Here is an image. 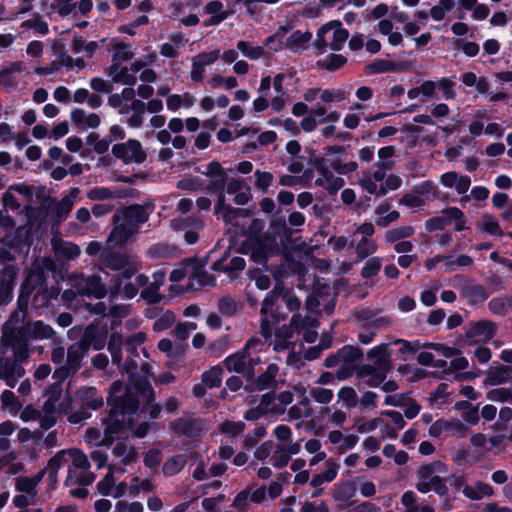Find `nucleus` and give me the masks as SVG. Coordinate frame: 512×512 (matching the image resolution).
Masks as SVG:
<instances>
[{
	"label": "nucleus",
	"instance_id": "64",
	"mask_svg": "<svg viewBox=\"0 0 512 512\" xmlns=\"http://www.w3.org/2000/svg\"><path fill=\"white\" fill-rule=\"evenodd\" d=\"M454 6V0H440L430 10L431 17L435 21H441L445 18V15L452 10Z\"/></svg>",
	"mask_w": 512,
	"mask_h": 512
},
{
	"label": "nucleus",
	"instance_id": "50",
	"mask_svg": "<svg viewBox=\"0 0 512 512\" xmlns=\"http://www.w3.org/2000/svg\"><path fill=\"white\" fill-rule=\"evenodd\" d=\"M225 262L226 258L222 257L213 264V269L216 271L237 272L243 270L245 267V260L240 256L233 257L229 264Z\"/></svg>",
	"mask_w": 512,
	"mask_h": 512
},
{
	"label": "nucleus",
	"instance_id": "55",
	"mask_svg": "<svg viewBox=\"0 0 512 512\" xmlns=\"http://www.w3.org/2000/svg\"><path fill=\"white\" fill-rule=\"evenodd\" d=\"M322 413L327 415V423L335 427H342L348 419V414L342 409L324 407Z\"/></svg>",
	"mask_w": 512,
	"mask_h": 512
},
{
	"label": "nucleus",
	"instance_id": "47",
	"mask_svg": "<svg viewBox=\"0 0 512 512\" xmlns=\"http://www.w3.org/2000/svg\"><path fill=\"white\" fill-rule=\"evenodd\" d=\"M289 28L286 26H280L276 32L269 37H267L264 41V46L270 48L271 50L277 52L285 47V37L288 33Z\"/></svg>",
	"mask_w": 512,
	"mask_h": 512
},
{
	"label": "nucleus",
	"instance_id": "29",
	"mask_svg": "<svg viewBox=\"0 0 512 512\" xmlns=\"http://www.w3.org/2000/svg\"><path fill=\"white\" fill-rule=\"evenodd\" d=\"M356 485L351 481H345L335 486L333 498L340 504L341 508L351 504L352 498L356 494Z\"/></svg>",
	"mask_w": 512,
	"mask_h": 512
},
{
	"label": "nucleus",
	"instance_id": "35",
	"mask_svg": "<svg viewBox=\"0 0 512 512\" xmlns=\"http://www.w3.org/2000/svg\"><path fill=\"white\" fill-rule=\"evenodd\" d=\"M495 332V324L491 321L483 320L471 324L468 334L471 337L479 338L481 341H488L495 335Z\"/></svg>",
	"mask_w": 512,
	"mask_h": 512
},
{
	"label": "nucleus",
	"instance_id": "41",
	"mask_svg": "<svg viewBox=\"0 0 512 512\" xmlns=\"http://www.w3.org/2000/svg\"><path fill=\"white\" fill-rule=\"evenodd\" d=\"M279 372V367L272 363L269 364L261 375L255 381V386L258 390L272 389L276 385V377Z\"/></svg>",
	"mask_w": 512,
	"mask_h": 512
},
{
	"label": "nucleus",
	"instance_id": "19",
	"mask_svg": "<svg viewBox=\"0 0 512 512\" xmlns=\"http://www.w3.org/2000/svg\"><path fill=\"white\" fill-rule=\"evenodd\" d=\"M202 174L210 179L207 189L211 192H223L225 183L227 182V174L221 164L217 161H212L206 165L205 171Z\"/></svg>",
	"mask_w": 512,
	"mask_h": 512
},
{
	"label": "nucleus",
	"instance_id": "31",
	"mask_svg": "<svg viewBox=\"0 0 512 512\" xmlns=\"http://www.w3.org/2000/svg\"><path fill=\"white\" fill-rule=\"evenodd\" d=\"M368 358L372 361L374 368L388 371L390 368L388 344H381L368 352Z\"/></svg>",
	"mask_w": 512,
	"mask_h": 512
},
{
	"label": "nucleus",
	"instance_id": "16",
	"mask_svg": "<svg viewBox=\"0 0 512 512\" xmlns=\"http://www.w3.org/2000/svg\"><path fill=\"white\" fill-rule=\"evenodd\" d=\"M316 169L319 173V177L315 180V184L323 187L330 192H336L344 186V180L341 177L335 176L330 171V166L327 161L320 159L316 162Z\"/></svg>",
	"mask_w": 512,
	"mask_h": 512
},
{
	"label": "nucleus",
	"instance_id": "5",
	"mask_svg": "<svg viewBox=\"0 0 512 512\" xmlns=\"http://www.w3.org/2000/svg\"><path fill=\"white\" fill-rule=\"evenodd\" d=\"M374 234L375 227L371 222L360 224L351 234L349 246L354 249L358 261H362L377 252L378 243L373 238Z\"/></svg>",
	"mask_w": 512,
	"mask_h": 512
},
{
	"label": "nucleus",
	"instance_id": "38",
	"mask_svg": "<svg viewBox=\"0 0 512 512\" xmlns=\"http://www.w3.org/2000/svg\"><path fill=\"white\" fill-rule=\"evenodd\" d=\"M314 413L310 399L304 396L297 404L291 406L287 412L289 420H302L311 417Z\"/></svg>",
	"mask_w": 512,
	"mask_h": 512
},
{
	"label": "nucleus",
	"instance_id": "25",
	"mask_svg": "<svg viewBox=\"0 0 512 512\" xmlns=\"http://www.w3.org/2000/svg\"><path fill=\"white\" fill-rule=\"evenodd\" d=\"M265 343L260 339L251 338L246 343L247 365L252 370V378L255 375V367L263 362L261 353L264 351Z\"/></svg>",
	"mask_w": 512,
	"mask_h": 512
},
{
	"label": "nucleus",
	"instance_id": "37",
	"mask_svg": "<svg viewBox=\"0 0 512 512\" xmlns=\"http://www.w3.org/2000/svg\"><path fill=\"white\" fill-rule=\"evenodd\" d=\"M108 74L116 83L133 86L137 82V77L132 73L130 68L123 67L118 64H112L109 68Z\"/></svg>",
	"mask_w": 512,
	"mask_h": 512
},
{
	"label": "nucleus",
	"instance_id": "45",
	"mask_svg": "<svg viewBox=\"0 0 512 512\" xmlns=\"http://www.w3.org/2000/svg\"><path fill=\"white\" fill-rule=\"evenodd\" d=\"M509 379L510 368L506 366H499L488 371L484 383L490 386H497L503 383H507Z\"/></svg>",
	"mask_w": 512,
	"mask_h": 512
},
{
	"label": "nucleus",
	"instance_id": "26",
	"mask_svg": "<svg viewBox=\"0 0 512 512\" xmlns=\"http://www.w3.org/2000/svg\"><path fill=\"white\" fill-rule=\"evenodd\" d=\"M462 493L470 500L479 501L485 497L494 496L495 490L489 483L475 481L472 485L464 486Z\"/></svg>",
	"mask_w": 512,
	"mask_h": 512
},
{
	"label": "nucleus",
	"instance_id": "59",
	"mask_svg": "<svg viewBox=\"0 0 512 512\" xmlns=\"http://www.w3.org/2000/svg\"><path fill=\"white\" fill-rule=\"evenodd\" d=\"M71 47L74 53L84 52L91 57L97 50L98 44L95 41L86 42L82 37L75 36Z\"/></svg>",
	"mask_w": 512,
	"mask_h": 512
},
{
	"label": "nucleus",
	"instance_id": "42",
	"mask_svg": "<svg viewBox=\"0 0 512 512\" xmlns=\"http://www.w3.org/2000/svg\"><path fill=\"white\" fill-rule=\"evenodd\" d=\"M205 12L211 15L205 22V26L218 25L228 17V12L224 10L220 1H211L205 6Z\"/></svg>",
	"mask_w": 512,
	"mask_h": 512
},
{
	"label": "nucleus",
	"instance_id": "43",
	"mask_svg": "<svg viewBox=\"0 0 512 512\" xmlns=\"http://www.w3.org/2000/svg\"><path fill=\"white\" fill-rule=\"evenodd\" d=\"M387 371L379 370L371 365L363 366L360 371V377L366 379V384L370 387L379 386L386 378Z\"/></svg>",
	"mask_w": 512,
	"mask_h": 512
},
{
	"label": "nucleus",
	"instance_id": "12",
	"mask_svg": "<svg viewBox=\"0 0 512 512\" xmlns=\"http://www.w3.org/2000/svg\"><path fill=\"white\" fill-rule=\"evenodd\" d=\"M27 339L28 337L25 336L22 330L11 332L6 330L3 335L2 341L12 348L14 358L19 363L26 361L29 357Z\"/></svg>",
	"mask_w": 512,
	"mask_h": 512
},
{
	"label": "nucleus",
	"instance_id": "60",
	"mask_svg": "<svg viewBox=\"0 0 512 512\" xmlns=\"http://www.w3.org/2000/svg\"><path fill=\"white\" fill-rule=\"evenodd\" d=\"M473 264L472 257L462 254L457 257L445 256L444 267L448 271H454L457 267H469Z\"/></svg>",
	"mask_w": 512,
	"mask_h": 512
},
{
	"label": "nucleus",
	"instance_id": "48",
	"mask_svg": "<svg viewBox=\"0 0 512 512\" xmlns=\"http://www.w3.org/2000/svg\"><path fill=\"white\" fill-rule=\"evenodd\" d=\"M329 24L332 25L331 31H333V38L329 43V47L332 50L338 51L344 46L349 37V33L346 29L341 27L340 22H330Z\"/></svg>",
	"mask_w": 512,
	"mask_h": 512
},
{
	"label": "nucleus",
	"instance_id": "58",
	"mask_svg": "<svg viewBox=\"0 0 512 512\" xmlns=\"http://www.w3.org/2000/svg\"><path fill=\"white\" fill-rule=\"evenodd\" d=\"M255 182L254 186L257 190H260L263 193H267L270 186L274 181V176L271 172L256 170L254 172Z\"/></svg>",
	"mask_w": 512,
	"mask_h": 512
},
{
	"label": "nucleus",
	"instance_id": "53",
	"mask_svg": "<svg viewBox=\"0 0 512 512\" xmlns=\"http://www.w3.org/2000/svg\"><path fill=\"white\" fill-rule=\"evenodd\" d=\"M337 396L338 400L341 401L347 409L355 408L358 405V395L353 387L344 386L340 388Z\"/></svg>",
	"mask_w": 512,
	"mask_h": 512
},
{
	"label": "nucleus",
	"instance_id": "46",
	"mask_svg": "<svg viewBox=\"0 0 512 512\" xmlns=\"http://www.w3.org/2000/svg\"><path fill=\"white\" fill-rule=\"evenodd\" d=\"M116 465H108V473L97 483V490L103 496H111L115 489Z\"/></svg>",
	"mask_w": 512,
	"mask_h": 512
},
{
	"label": "nucleus",
	"instance_id": "51",
	"mask_svg": "<svg viewBox=\"0 0 512 512\" xmlns=\"http://www.w3.org/2000/svg\"><path fill=\"white\" fill-rule=\"evenodd\" d=\"M134 57L131 46L126 43H117L113 46L112 64L121 65Z\"/></svg>",
	"mask_w": 512,
	"mask_h": 512
},
{
	"label": "nucleus",
	"instance_id": "11",
	"mask_svg": "<svg viewBox=\"0 0 512 512\" xmlns=\"http://www.w3.org/2000/svg\"><path fill=\"white\" fill-rule=\"evenodd\" d=\"M112 462L109 465H116V471L124 473L125 469L123 466L130 465L137 461L138 451L137 449L128 442H118L112 448Z\"/></svg>",
	"mask_w": 512,
	"mask_h": 512
},
{
	"label": "nucleus",
	"instance_id": "10",
	"mask_svg": "<svg viewBox=\"0 0 512 512\" xmlns=\"http://www.w3.org/2000/svg\"><path fill=\"white\" fill-rule=\"evenodd\" d=\"M170 227L175 231L184 232V239L188 244L198 241L199 232L203 229V221L195 216L176 218L170 221Z\"/></svg>",
	"mask_w": 512,
	"mask_h": 512
},
{
	"label": "nucleus",
	"instance_id": "22",
	"mask_svg": "<svg viewBox=\"0 0 512 512\" xmlns=\"http://www.w3.org/2000/svg\"><path fill=\"white\" fill-rule=\"evenodd\" d=\"M88 351V345L85 342H76L72 344L66 353V361L62 369L67 372H75L80 368L81 360Z\"/></svg>",
	"mask_w": 512,
	"mask_h": 512
},
{
	"label": "nucleus",
	"instance_id": "17",
	"mask_svg": "<svg viewBox=\"0 0 512 512\" xmlns=\"http://www.w3.org/2000/svg\"><path fill=\"white\" fill-rule=\"evenodd\" d=\"M439 182L447 189L453 190L458 195H464L471 186V178L468 175L449 171L440 176Z\"/></svg>",
	"mask_w": 512,
	"mask_h": 512
},
{
	"label": "nucleus",
	"instance_id": "57",
	"mask_svg": "<svg viewBox=\"0 0 512 512\" xmlns=\"http://www.w3.org/2000/svg\"><path fill=\"white\" fill-rule=\"evenodd\" d=\"M84 440L87 444L96 447L110 446L108 440L106 439V435L104 434L102 436L100 429L96 427H89L88 429H86L84 434Z\"/></svg>",
	"mask_w": 512,
	"mask_h": 512
},
{
	"label": "nucleus",
	"instance_id": "56",
	"mask_svg": "<svg viewBox=\"0 0 512 512\" xmlns=\"http://www.w3.org/2000/svg\"><path fill=\"white\" fill-rule=\"evenodd\" d=\"M122 337L121 335L114 333L111 335L108 342V351L111 354L112 362L120 365L122 361Z\"/></svg>",
	"mask_w": 512,
	"mask_h": 512
},
{
	"label": "nucleus",
	"instance_id": "49",
	"mask_svg": "<svg viewBox=\"0 0 512 512\" xmlns=\"http://www.w3.org/2000/svg\"><path fill=\"white\" fill-rule=\"evenodd\" d=\"M237 49L242 55L250 60H258L265 54L263 46L253 45L251 42L240 40L237 42Z\"/></svg>",
	"mask_w": 512,
	"mask_h": 512
},
{
	"label": "nucleus",
	"instance_id": "24",
	"mask_svg": "<svg viewBox=\"0 0 512 512\" xmlns=\"http://www.w3.org/2000/svg\"><path fill=\"white\" fill-rule=\"evenodd\" d=\"M312 40V33L309 31H294L287 38L285 37V47L293 53H301L308 49Z\"/></svg>",
	"mask_w": 512,
	"mask_h": 512
},
{
	"label": "nucleus",
	"instance_id": "7",
	"mask_svg": "<svg viewBox=\"0 0 512 512\" xmlns=\"http://www.w3.org/2000/svg\"><path fill=\"white\" fill-rule=\"evenodd\" d=\"M78 448H69L58 451L54 454L47 462V465L40 470L43 472V476L47 473V488L42 494L43 500L48 499L52 496L53 492L58 487V473L63 467H67L72 460V451H77Z\"/></svg>",
	"mask_w": 512,
	"mask_h": 512
},
{
	"label": "nucleus",
	"instance_id": "23",
	"mask_svg": "<svg viewBox=\"0 0 512 512\" xmlns=\"http://www.w3.org/2000/svg\"><path fill=\"white\" fill-rule=\"evenodd\" d=\"M171 427L176 433L187 437L199 436L204 430L203 422L200 419L179 418L172 422Z\"/></svg>",
	"mask_w": 512,
	"mask_h": 512
},
{
	"label": "nucleus",
	"instance_id": "3",
	"mask_svg": "<svg viewBox=\"0 0 512 512\" xmlns=\"http://www.w3.org/2000/svg\"><path fill=\"white\" fill-rule=\"evenodd\" d=\"M447 472L446 464L441 461L422 466L418 471L417 490L421 493L435 491L441 496L445 495L448 492V487L440 474H446Z\"/></svg>",
	"mask_w": 512,
	"mask_h": 512
},
{
	"label": "nucleus",
	"instance_id": "13",
	"mask_svg": "<svg viewBox=\"0 0 512 512\" xmlns=\"http://www.w3.org/2000/svg\"><path fill=\"white\" fill-rule=\"evenodd\" d=\"M214 212L218 218H221L226 224L238 225L240 217H248L249 211L241 208H234L226 203L223 192L219 193Z\"/></svg>",
	"mask_w": 512,
	"mask_h": 512
},
{
	"label": "nucleus",
	"instance_id": "4",
	"mask_svg": "<svg viewBox=\"0 0 512 512\" xmlns=\"http://www.w3.org/2000/svg\"><path fill=\"white\" fill-rule=\"evenodd\" d=\"M120 280L116 277L114 284L107 287L97 275H78L72 278V285L80 295L102 299L107 294L116 297L120 291Z\"/></svg>",
	"mask_w": 512,
	"mask_h": 512
},
{
	"label": "nucleus",
	"instance_id": "61",
	"mask_svg": "<svg viewBox=\"0 0 512 512\" xmlns=\"http://www.w3.org/2000/svg\"><path fill=\"white\" fill-rule=\"evenodd\" d=\"M476 227L479 231L485 232L490 235H499L503 234L499 223L491 216H484L483 219L476 224Z\"/></svg>",
	"mask_w": 512,
	"mask_h": 512
},
{
	"label": "nucleus",
	"instance_id": "33",
	"mask_svg": "<svg viewBox=\"0 0 512 512\" xmlns=\"http://www.w3.org/2000/svg\"><path fill=\"white\" fill-rule=\"evenodd\" d=\"M71 120L78 127L97 128L101 119L96 113L86 114L83 109L76 108L71 111Z\"/></svg>",
	"mask_w": 512,
	"mask_h": 512
},
{
	"label": "nucleus",
	"instance_id": "44",
	"mask_svg": "<svg viewBox=\"0 0 512 512\" xmlns=\"http://www.w3.org/2000/svg\"><path fill=\"white\" fill-rule=\"evenodd\" d=\"M375 213V223L379 227H387L389 224L397 221L400 217V213L398 211L390 210V206L386 204L378 206Z\"/></svg>",
	"mask_w": 512,
	"mask_h": 512
},
{
	"label": "nucleus",
	"instance_id": "34",
	"mask_svg": "<svg viewBox=\"0 0 512 512\" xmlns=\"http://www.w3.org/2000/svg\"><path fill=\"white\" fill-rule=\"evenodd\" d=\"M22 332L26 337L32 339H49L53 336L54 330L51 326L44 324L41 321L28 323Z\"/></svg>",
	"mask_w": 512,
	"mask_h": 512
},
{
	"label": "nucleus",
	"instance_id": "28",
	"mask_svg": "<svg viewBox=\"0 0 512 512\" xmlns=\"http://www.w3.org/2000/svg\"><path fill=\"white\" fill-rule=\"evenodd\" d=\"M80 194L79 188L70 189L69 193L65 195L55 207V217L57 221L65 220L70 214L78 196Z\"/></svg>",
	"mask_w": 512,
	"mask_h": 512
},
{
	"label": "nucleus",
	"instance_id": "40",
	"mask_svg": "<svg viewBox=\"0 0 512 512\" xmlns=\"http://www.w3.org/2000/svg\"><path fill=\"white\" fill-rule=\"evenodd\" d=\"M415 229L411 225H402L387 230L384 234L386 244H395L414 235Z\"/></svg>",
	"mask_w": 512,
	"mask_h": 512
},
{
	"label": "nucleus",
	"instance_id": "62",
	"mask_svg": "<svg viewBox=\"0 0 512 512\" xmlns=\"http://www.w3.org/2000/svg\"><path fill=\"white\" fill-rule=\"evenodd\" d=\"M186 464L184 455H177L168 459L163 465V472L167 476H172L180 472Z\"/></svg>",
	"mask_w": 512,
	"mask_h": 512
},
{
	"label": "nucleus",
	"instance_id": "36",
	"mask_svg": "<svg viewBox=\"0 0 512 512\" xmlns=\"http://www.w3.org/2000/svg\"><path fill=\"white\" fill-rule=\"evenodd\" d=\"M53 249L57 258L65 260L75 259L81 253L78 245L63 240H54Z\"/></svg>",
	"mask_w": 512,
	"mask_h": 512
},
{
	"label": "nucleus",
	"instance_id": "63",
	"mask_svg": "<svg viewBox=\"0 0 512 512\" xmlns=\"http://www.w3.org/2000/svg\"><path fill=\"white\" fill-rule=\"evenodd\" d=\"M349 92L344 89H321L320 100L323 103L341 102L347 99Z\"/></svg>",
	"mask_w": 512,
	"mask_h": 512
},
{
	"label": "nucleus",
	"instance_id": "32",
	"mask_svg": "<svg viewBox=\"0 0 512 512\" xmlns=\"http://www.w3.org/2000/svg\"><path fill=\"white\" fill-rule=\"evenodd\" d=\"M215 278L201 267H196L189 275L188 287L192 290H199L205 286H213Z\"/></svg>",
	"mask_w": 512,
	"mask_h": 512
},
{
	"label": "nucleus",
	"instance_id": "1",
	"mask_svg": "<svg viewBox=\"0 0 512 512\" xmlns=\"http://www.w3.org/2000/svg\"><path fill=\"white\" fill-rule=\"evenodd\" d=\"M149 214L141 205H130L115 213L113 228L108 236L107 243L122 246L136 238L140 226L147 222Z\"/></svg>",
	"mask_w": 512,
	"mask_h": 512
},
{
	"label": "nucleus",
	"instance_id": "6",
	"mask_svg": "<svg viewBox=\"0 0 512 512\" xmlns=\"http://www.w3.org/2000/svg\"><path fill=\"white\" fill-rule=\"evenodd\" d=\"M105 268L122 270L121 276L129 279L140 269V263L130 254L105 251L100 256L99 269L103 271Z\"/></svg>",
	"mask_w": 512,
	"mask_h": 512
},
{
	"label": "nucleus",
	"instance_id": "2",
	"mask_svg": "<svg viewBox=\"0 0 512 512\" xmlns=\"http://www.w3.org/2000/svg\"><path fill=\"white\" fill-rule=\"evenodd\" d=\"M90 468L89 458L82 450L72 451V460L63 481L65 487L72 488L69 492L72 497L85 499L88 496L86 487L91 485L96 478Z\"/></svg>",
	"mask_w": 512,
	"mask_h": 512
},
{
	"label": "nucleus",
	"instance_id": "27",
	"mask_svg": "<svg viewBox=\"0 0 512 512\" xmlns=\"http://www.w3.org/2000/svg\"><path fill=\"white\" fill-rule=\"evenodd\" d=\"M43 472H38L37 474L27 477L20 476L15 479V489L21 493H24L31 498H34L37 495V486L43 479Z\"/></svg>",
	"mask_w": 512,
	"mask_h": 512
},
{
	"label": "nucleus",
	"instance_id": "8",
	"mask_svg": "<svg viewBox=\"0 0 512 512\" xmlns=\"http://www.w3.org/2000/svg\"><path fill=\"white\" fill-rule=\"evenodd\" d=\"M112 154L124 164H141L146 160L147 154L140 141L129 139L126 142L115 144Z\"/></svg>",
	"mask_w": 512,
	"mask_h": 512
},
{
	"label": "nucleus",
	"instance_id": "18",
	"mask_svg": "<svg viewBox=\"0 0 512 512\" xmlns=\"http://www.w3.org/2000/svg\"><path fill=\"white\" fill-rule=\"evenodd\" d=\"M123 389V384L120 381H115L110 387V398L113 401V407L123 408L131 412H136L139 406V399L131 395L130 389H127L125 396L118 395Z\"/></svg>",
	"mask_w": 512,
	"mask_h": 512
},
{
	"label": "nucleus",
	"instance_id": "14",
	"mask_svg": "<svg viewBox=\"0 0 512 512\" xmlns=\"http://www.w3.org/2000/svg\"><path fill=\"white\" fill-rule=\"evenodd\" d=\"M138 364L134 359H128L125 364L122 366L121 371L129 375L131 381L133 382V386L135 391L138 394V398H143L145 401L154 400V391L152 389L151 384L148 382L146 378H141L139 380H134V375L137 370Z\"/></svg>",
	"mask_w": 512,
	"mask_h": 512
},
{
	"label": "nucleus",
	"instance_id": "15",
	"mask_svg": "<svg viewBox=\"0 0 512 512\" xmlns=\"http://www.w3.org/2000/svg\"><path fill=\"white\" fill-rule=\"evenodd\" d=\"M466 431L467 427L458 419H439L429 427V435L436 438L442 435L463 437Z\"/></svg>",
	"mask_w": 512,
	"mask_h": 512
},
{
	"label": "nucleus",
	"instance_id": "30",
	"mask_svg": "<svg viewBox=\"0 0 512 512\" xmlns=\"http://www.w3.org/2000/svg\"><path fill=\"white\" fill-rule=\"evenodd\" d=\"M276 293L273 290L268 293L265 299L262 302L261 306V334L266 338H270L273 333V326L267 318V313L272 309L275 304Z\"/></svg>",
	"mask_w": 512,
	"mask_h": 512
},
{
	"label": "nucleus",
	"instance_id": "20",
	"mask_svg": "<svg viewBox=\"0 0 512 512\" xmlns=\"http://www.w3.org/2000/svg\"><path fill=\"white\" fill-rule=\"evenodd\" d=\"M224 365L229 372H236L244 375L247 379H252V370L247 365L246 345L243 349L224 360Z\"/></svg>",
	"mask_w": 512,
	"mask_h": 512
},
{
	"label": "nucleus",
	"instance_id": "9",
	"mask_svg": "<svg viewBox=\"0 0 512 512\" xmlns=\"http://www.w3.org/2000/svg\"><path fill=\"white\" fill-rule=\"evenodd\" d=\"M129 410L123 408L112 407L110 415L107 419L103 420L105 425L104 433L106 439L111 445L114 439L123 431L127 424L131 422V419H126V414H134Z\"/></svg>",
	"mask_w": 512,
	"mask_h": 512
},
{
	"label": "nucleus",
	"instance_id": "52",
	"mask_svg": "<svg viewBox=\"0 0 512 512\" xmlns=\"http://www.w3.org/2000/svg\"><path fill=\"white\" fill-rule=\"evenodd\" d=\"M223 370L220 366H213L202 374V383L207 388L219 387L222 382Z\"/></svg>",
	"mask_w": 512,
	"mask_h": 512
},
{
	"label": "nucleus",
	"instance_id": "54",
	"mask_svg": "<svg viewBox=\"0 0 512 512\" xmlns=\"http://www.w3.org/2000/svg\"><path fill=\"white\" fill-rule=\"evenodd\" d=\"M362 351L354 346H344L338 351L343 366H350L362 357Z\"/></svg>",
	"mask_w": 512,
	"mask_h": 512
},
{
	"label": "nucleus",
	"instance_id": "21",
	"mask_svg": "<svg viewBox=\"0 0 512 512\" xmlns=\"http://www.w3.org/2000/svg\"><path fill=\"white\" fill-rule=\"evenodd\" d=\"M75 399L81 407L97 410L103 406V396L99 395L94 387H82L75 393Z\"/></svg>",
	"mask_w": 512,
	"mask_h": 512
},
{
	"label": "nucleus",
	"instance_id": "39",
	"mask_svg": "<svg viewBox=\"0 0 512 512\" xmlns=\"http://www.w3.org/2000/svg\"><path fill=\"white\" fill-rule=\"evenodd\" d=\"M123 190H114L108 187H94L87 191V198L91 201H105L116 198H124Z\"/></svg>",
	"mask_w": 512,
	"mask_h": 512
}]
</instances>
